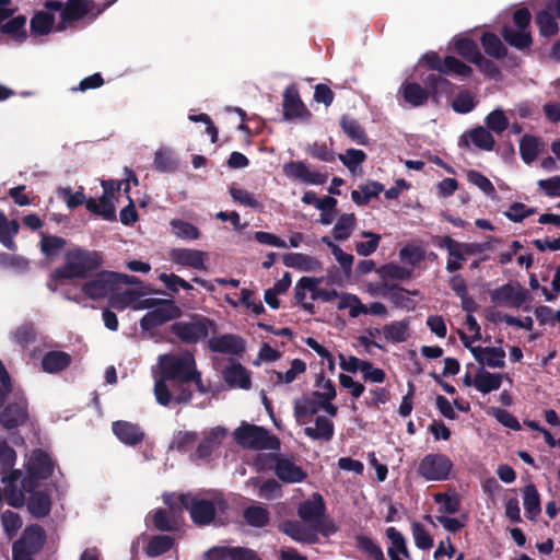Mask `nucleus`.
<instances>
[{"label":"nucleus","mask_w":560,"mask_h":560,"mask_svg":"<svg viewBox=\"0 0 560 560\" xmlns=\"http://www.w3.org/2000/svg\"><path fill=\"white\" fill-rule=\"evenodd\" d=\"M103 262L101 252L74 248L66 254L63 265L51 272V278L52 280L85 279L98 270Z\"/></svg>","instance_id":"nucleus-1"},{"label":"nucleus","mask_w":560,"mask_h":560,"mask_svg":"<svg viewBox=\"0 0 560 560\" xmlns=\"http://www.w3.org/2000/svg\"><path fill=\"white\" fill-rule=\"evenodd\" d=\"M215 330V322L200 314H192L189 320L175 322L170 327V331L185 345H196Z\"/></svg>","instance_id":"nucleus-2"},{"label":"nucleus","mask_w":560,"mask_h":560,"mask_svg":"<svg viewBox=\"0 0 560 560\" xmlns=\"http://www.w3.org/2000/svg\"><path fill=\"white\" fill-rule=\"evenodd\" d=\"M158 362L160 375L174 383H189V375L197 365L190 352L161 354Z\"/></svg>","instance_id":"nucleus-3"},{"label":"nucleus","mask_w":560,"mask_h":560,"mask_svg":"<svg viewBox=\"0 0 560 560\" xmlns=\"http://www.w3.org/2000/svg\"><path fill=\"white\" fill-rule=\"evenodd\" d=\"M237 443L252 450H279L280 440L262 427L243 423L234 433Z\"/></svg>","instance_id":"nucleus-4"},{"label":"nucleus","mask_w":560,"mask_h":560,"mask_svg":"<svg viewBox=\"0 0 560 560\" xmlns=\"http://www.w3.org/2000/svg\"><path fill=\"white\" fill-rule=\"evenodd\" d=\"M453 462L445 454L432 453L425 455L417 467V472L427 481H444L450 478Z\"/></svg>","instance_id":"nucleus-5"},{"label":"nucleus","mask_w":560,"mask_h":560,"mask_svg":"<svg viewBox=\"0 0 560 560\" xmlns=\"http://www.w3.org/2000/svg\"><path fill=\"white\" fill-rule=\"evenodd\" d=\"M179 503L189 511L191 521L199 526L209 525L215 516V505L211 500L198 499L190 494H180Z\"/></svg>","instance_id":"nucleus-6"},{"label":"nucleus","mask_w":560,"mask_h":560,"mask_svg":"<svg viewBox=\"0 0 560 560\" xmlns=\"http://www.w3.org/2000/svg\"><path fill=\"white\" fill-rule=\"evenodd\" d=\"M182 315V308L176 305L174 300H170L163 303V306L156 307L144 314L140 319V328L143 331H152L167 322L179 318Z\"/></svg>","instance_id":"nucleus-7"},{"label":"nucleus","mask_w":560,"mask_h":560,"mask_svg":"<svg viewBox=\"0 0 560 560\" xmlns=\"http://www.w3.org/2000/svg\"><path fill=\"white\" fill-rule=\"evenodd\" d=\"M282 108L283 118L288 121L294 119L308 121L312 117V113L303 103L295 84H290L285 88L283 92Z\"/></svg>","instance_id":"nucleus-8"},{"label":"nucleus","mask_w":560,"mask_h":560,"mask_svg":"<svg viewBox=\"0 0 560 560\" xmlns=\"http://www.w3.org/2000/svg\"><path fill=\"white\" fill-rule=\"evenodd\" d=\"M377 294L387 299L395 307L411 311L416 303L409 295L417 296L418 290H407L398 284L382 281L376 287Z\"/></svg>","instance_id":"nucleus-9"},{"label":"nucleus","mask_w":560,"mask_h":560,"mask_svg":"<svg viewBox=\"0 0 560 560\" xmlns=\"http://www.w3.org/2000/svg\"><path fill=\"white\" fill-rule=\"evenodd\" d=\"M431 242L434 246L447 250L450 258L447 259L445 269L448 273L462 269L463 261L466 260L465 255H467L465 252V243L457 242L448 235H433Z\"/></svg>","instance_id":"nucleus-10"},{"label":"nucleus","mask_w":560,"mask_h":560,"mask_svg":"<svg viewBox=\"0 0 560 560\" xmlns=\"http://www.w3.org/2000/svg\"><path fill=\"white\" fill-rule=\"evenodd\" d=\"M117 277V272L114 271H100L92 280L83 283L81 290L91 300L103 299L116 290Z\"/></svg>","instance_id":"nucleus-11"},{"label":"nucleus","mask_w":560,"mask_h":560,"mask_svg":"<svg viewBox=\"0 0 560 560\" xmlns=\"http://www.w3.org/2000/svg\"><path fill=\"white\" fill-rule=\"evenodd\" d=\"M269 458L275 462V474L282 482L298 483L307 478V472L296 465L292 458L279 454H270Z\"/></svg>","instance_id":"nucleus-12"},{"label":"nucleus","mask_w":560,"mask_h":560,"mask_svg":"<svg viewBox=\"0 0 560 560\" xmlns=\"http://www.w3.org/2000/svg\"><path fill=\"white\" fill-rule=\"evenodd\" d=\"M490 298L495 305L518 308L525 303L527 291L520 285L516 288L511 283H505L492 290Z\"/></svg>","instance_id":"nucleus-13"},{"label":"nucleus","mask_w":560,"mask_h":560,"mask_svg":"<svg viewBox=\"0 0 560 560\" xmlns=\"http://www.w3.org/2000/svg\"><path fill=\"white\" fill-rule=\"evenodd\" d=\"M28 420L26 399L9 402L0 412V424L8 431L24 425Z\"/></svg>","instance_id":"nucleus-14"},{"label":"nucleus","mask_w":560,"mask_h":560,"mask_svg":"<svg viewBox=\"0 0 560 560\" xmlns=\"http://www.w3.org/2000/svg\"><path fill=\"white\" fill-rule=\"evenodd\" d=\"M45 541L46 533L44 528L34 524L23 530L21 537L13 542L12 547L35 556L43 549Z\"/></svg>","instance_id":"nucleus-15"},{"label":"nucleus","mask_w":560,"mask_h":560,"mask_svg":"<svg viewBox=\"0 0 560 560\" xmlns=\"http://www.w3.org/2000/svg\"><path fill=\"white\" fill-rule=\"evenodd\" d=\"M283 173L293 179H299L306 184L324 185L328 175L316 171H311L303 161H290L283 165Z\"/></svg>","instance_id":"nucleus-16"},{"label":"nucleus","mask_w":560,"mask_h":560,"mask_svg":"<svg viewBox=\"0 0 560 560\" xmlns=\"http://www.w3.org/2000/svg\"><path fill=\"white\" fill-rule=\"evenodd\" d=\"M226 435V430L221 427L212 429L199 442L195 453L190 455L191 460L202 459L207 460L211 457L212 453L219 448L222 440Z\"/></svg>","instance_id":"nucleus-17"},{"label":"nucleus","mask_w":560,"mask_h":560,"mask_svg":"<svg viewBox=\"0 0 560 560\" xmlns=\"http://www.w3.org/2000/svg\"><path fill=\"white\" fill-rule=\"evenodd\" d=\"M112 430L121 443L129 446H137L141 444L145 438V434L139 424L125 420L114 421Z\"/></svg>","instance_id":"nucleus-18"},{"label":"nucleus","mask_w":560,"mask_h":560,"mask_svg":"<svg viewBox=\"0 0 560 560\" xmlns=\"http://www.w3.org/2000/svg\"><path fill=\"white\" fill-rule=\"evenodd\" d=\"M210 351L224 354H241L245 350L244 339L233 334H225L208 340Z\"/></svg>","instance_id":"nucleus-19"},{"label":"nucleus","mask_w":560,"mask_h":560,"mask_svg":"<svg viewBox=\"0 0 560 560\" xmlns=\"http://www.w3.org/2000/svg\"><path fill=\"white\" fill-rule=\"evenodd\" d=\"M279 530L298 542L315 544L318 540L315 529L306 527L296 520L283 521L279 525Z\"/></svg>","instance_id":"nucleus-20"},{"label":"nucleus","mask_w":560,"mask_h":560,"mask_svg":"<svg viewBox=\"0 0 560 560\" xmlns=\"http://www.w3.org/2000/svg\"><path fill=\"white\" fill-rule=\"evenodd\" d=\"M326 506L323 497L314 493L312 500H306L300 504L298 515L303 522L318 523L325 515Z\"/></svg>","instance_id":"nucleus-21"},{"label":"nucleus","mask_w":560,"mask_h":560,"mask_svg":"<svg viewBox=\"0 0 560 560\" xmlns=\"http://www.w3.org/2000/svg\"><path fill=\"white\" fill-rule=\"evenodd\" d=\"M398 93L411 107H421L425 105L429 100H431L428 88H423L417 82H402Z\"/></svg>","instance_id":"nucleus-22"},{"label":"nucleus","mask_w":560,"mask_h":560,"mask_svg":"<svg viewBox=\"0 0 560 560\" xmlns=\"http://www.w3.org/2000/svg\"><path fill=\"white\" fill-rule=\"evenodd\" d=\"M423 83L428 88L431 101L434 104L440 103L441 96L451 95L455 90V84L442 77L441 73H430L425 77Z\"/></svg>","instance_id":"nucleus-23"},{"label":"nucleus","mask_w":560,"mask_h":560,"mask_svg":"<svg viewBox=\"0 0 560 560\" xmlns=\"http://www.w3.org/2000/svg\"><path fill=\"white\" fill-rule=\"evenodd\" d=\"M472 355L481 365L491 369H502L505 366V351L501 347H480L472 350Z\"/></svg>","instance_id":"nucleus-24"},{"label":"nucleus","mask_w":560,"mask_h":560,"mask_svg":"<svg viewBox=\"0 0 560 560\" xmlns=\"http://www.w3.org/2000/svg\"><path fill=\"white\" fill-rule=\"evenodd\" d=\"M171 259L180 266L205 270L203 253L197 249L174 248L171 252Z\"/></svg>","instance_id":"nucleus-25"},{"label":"nucleus","mask_w":560,"mask_h":560,"mask_svg":"<svg viewBox=\"0 0 560 560\" xmlns=\"http://www.w3.org/2000/svg\"><path fill=\"white\" fill-rule=\"evenodd\" d=\"M223 378L230 387L249 389L250 374L241 363H233L223 371Z\"/></svg>","instance_id":"nucleus-26"},{"label":"nucleus","mask_w":560,"mask_h":560,"mask_svg":"<svg viewBox=\"0 0 560 560\" xmlns=\"http://www.w3.org/2000/svg\"><path fill=\"white\" fill-rule=\"evenodd\" d=\"M30 470L37 479L46 480L50 478L54 472V463L49 454L43 450H35Z\"/></svg>","instance_id":"nucleus-27"},{"label":"nucleus","mask_w":560,"mask_h":560,"mask_svg":"<svg viewBox=\"0 0 560 560\" xmlns=\"http://www.w3.org/2000/svg\"><path fill=\"white\" fill-rule=\"evenodd\" d=\"M283 264L288 268H294L305 272L316 271L322 267L318 259L302 253L284 254Z\"/></svg>","instance_id":"nucleus-28"},{"label":"nucleus","mask_w":560,"mask_h":560,"mask_svg":"<svg viewBox=\"0 0 560 560\" xmlns=\"http://www.w3.org/2000/svg\"><path fill=\"white\" fill-rule=\"evenodd\" d=\"M71 364L69 353L59 350H51L44 354L42 359V368L47 373H58Z\"/></svg>","instance_id":"nucleus-29"},{"label":"nucleus","mask_w":560,"mask_h":560,"mask_svg":"<svg viewBox=\"0 0 560 560\" xmlns=\"http://www.w3.org/2000/svg\"><path fill=\"white\" fill-rule=\"evenodd\" d=\"M91 0H68L60 13L62 22H75L83 19L90 10Z\"/></svg>","instance_id":"nucleus-30"},{"label":"nucleus","mask_w":560,"mask_h":560,"mask_svg":"<svg viewBox=\"0 0 560 560\" xmlns=\"http://www.w3.org/2000/svg\"><path fill=\"white\" fill-rule=\"evenodd\" d=\"M30 513L36 518H43L50 513L51 499L46 491H35L27 502Z\"/></svg>","instance_id":"nucleus-31"},{"label":"nucleus","mask_w":560,"mask_h":560,"mask_svg":"<svg viewBox=\"0 0 560 560\" xmlns=\"http://www.w3.org/2000/svg\"><path fill=\"white\" fill-rule=\"evenodd\" d=\"M19 231L20 223L14 219L8 220L5 214L0 211V243L9 250L14 252L16 249V244L13 238Z\"/></svg>","instance_id":"nucleus-32"},{"label":"nucleus","mask_w":560,"mask_h":560,"mask_svg":"<svg viewBox=\"0 0 560 560\" xmlns=\"http://www.w3.org/2000/svg\"><path fill=\"white\" fill-rule=\"evenodd\" d=\"M340 127L347 137L357 144L366 145L369 143L368 135L357 119L343 115L340 119Z\"/></svg>","instance_id":"nucleus-33"},{"label":"nucleus","mask_w":560,"mask_h":560,"mask_svg":"<svg viewBox=\"0 0 560 560\" xmlns=\"http://www.w3.org/2000/svg\"><path fill=\"white\" fill-rule=\"evenodd\" d=\"M25 25L26 16L18 15L9 20L7 23L0 24V32L9 35L14 42L22 44L27 38Z\"/></svg>","instance_id":"nucleus-34"},{"label":"nucleus","mask_w":560,"mask_h":560,"mask_svg":"<svg viewBox=\"0 0 560 560\" xmlns=\"http://www.w3.org/2000/svg\"><path fill=\"white\" fill-rule=\"evenodd\" d=\"M503 375L499 373H490L481 370L474 377L475 388L482 393L488 394L500 388L502 384Z\"/></svg>","instance_id":"nucleus-35"},{"label":"nucleus","mask_w":560,"mask_h":560,"mask_svg":"<svg viewBox=\"0 0 560 560\" xmlns=\"http://www.w3.org/2000/svg\"><path fill=\"white\" fill-rule=\"evenodd\" d=\"M384 190V185L370 180L360 185V190L351 191V199L358 206H366L372 198H376Z\"/></svg>","instance_id":"nucleus-36"},{"label":"nucleus","mask_w":560,"mask_h":560,"mask_svg":"<svg viewBox=\"0 0 560 560\" xmlns=\"http://www.w3.org/2000/svg\"><path fill=\"white\" fill-rule=\"evenodd\" d=\"M523 504L528 520H535L541 512L540 495L534 483H528L523 490Z\"/></svg>","instance_id":"nucleus-37"},{"label":"nucleus","mask_w":560,"mask_h":560,"mask_svg":"<svg viewBox=\"0 0 560 560\" xmlns=\"http://www.w3.org/2000/svg\"><path fill=\"white\" fill-rule=\"evenodd\" d=\"M501 35L509 45L517 49L528 48L533 43L532 35L528 31H516L510 25L502 27Z\"/></svg>","instance_id":"nucleus-38"},{"label":"nucleus","mask_w":560,"mask_h":560,"mask_svg":"<svg viewBox=\"0 0 560 560\" xmlns=\"http://www.w3.org/2000/svg\"><path fill=\"white\" fill-rule=\"evenodd\" d=\"M315 428L306 427L304 433L312 440L329 441L334 436V423L324 416L315 419Z\"/></svg>","instance_id":"nucleus-39"},{"label":"nucleus","mask_w":560,"mask_h":560,"mask_svg":"<svg viewBox=\"0 0 560 560\" xmlns=\"http://www.w3.org/2000/svg\"><path fill=\"white\" fill-rule=\"evenodd\" d=\"M355 548L371 560H386L382 548L371 537L359 534L354 537Z\"/></svg>","instance_id":"nucleus-40"},{"label":"nucleus","mask_w":560,"mask_h":560,"mask_svg":"<svg viewBox=\"0 0 560 560\" xmlns=\"http://www.w3.org/2000/svg\"><path fill=\"white\" fill-rule=\"evenodd\" d=\"M55 15L51 12L38 11L31 19V32L34 35H47L55 25Z\"/></svg>","instance_id":"nucleus-41"},{"label":"nucleus","mask_w":560,"mask_h":560,"mask_svg":"<svg viewBox=\"0 0 560 560\" xmlns=\"http://www.w3.org/2000/svg\"><path fill=\"white\" fill-rule=\"evenodd\" d=\"M481 46L487 55L495 59H502L506 56L508 49L498 35L486 32L480 38Z\"/></svg>","instance_id":"nucleus-42"},{"label":"nucleus","mask_w":560,"mask_h":560,"mask_svg":"<svg viewBox=\"0 0 560 560\" xmlns=\"http://www.w3.org/2000/svg\"><path fill=\"white\" fill-rule=\"evenodd\" d=\"M154 527L161 532H174L178 527L177 520L175 517V509L171 506V511L164 509H158L154 511L152 516Z\"/></svg>","instance_id":"nucleus-43"},{"label":"nucleus","mask_w":560,"mask_h":560,"mask_svg":"<svg viewBox=\"0 0 560 560\" xmlns=\"http://www.w3.org/2000/svg\"><path fill=\"white\" fill-rule=\"evenodd\" d=\"M243 517L249 526L261 528L269 524L270 513L261 505H250L244 510Z\"/></svg>","instance_id":"nucleus-44"},{"label":"nucleus","mask_w":560,"mask_h":560,"mask_svg":"<svg viewBox=\"0 0 560 560\" xmlns=\"http://www.w3.org/2000/svg\"><path fill=\"white\" fill-rule=\"evenodd\" d=\"M535 22L538 26L539 34L544 37L555 36L559 31L556 16L549 10H540L537 12Z\"/></svg>","instance_id":"nucleus-45"},{"label":"nucleus","mask_w":560,"mask_h":560,"mask_svg":"<svg viewBox=\"0 0 560 560\" xmlns=\"http://www.w3.org/2000/svg\"><path fill=\"white\" fill-rule=\"evenodd\" d=\"M408 329L409 327L407 322L395 320L385 325L382 330L388 342L399 343L406 341L409 337Z\"/></svg>","instance_id":"nucleus-46"},{"label":"nucleus","mask_w":560,"mask_h":560,"mask_svg":"<svg viewBox=\"0 0 560 560\" xmlns=\"http://www.w3.org/2000/svg\"><path fill=\"white\" fill-rule=\"evenodd\" d=\"M357 218L354 213H343L337 220L332 235L336 241H346L350 237L352 230L355 226Z\"/></svg>","instance_id":"nucleus-47"},{"label":"nucleus","mask_w":560,"mask_h":560,"mask_svg":"<svg viewBox=\"0 0 560 560\" xmlns=\"http://www.w3.org/2000/svg\"><path fill=\"white\" fill-rule=\"evenodd\" d=\"M320 410V399L315 400L314 398L304 397L301 400L294 402V415L300 423L305 422V418L308 416L316 415Z\"/></svg>","instance_id":"nucleus-48"},{"label":"nucleus","mask_w":560,"mask_h":560,"mask_svg":"<svg viewBox=\"0 0 560 560\" xmlns=\"http://www.w3.org/2000/svg\"><path fill=\"white\" fill-rule=\"evenodd\" d=\"M455 51L468 62H472L481 52L477 43L470 37H459L454 40Z\"/></svg>","instance_id":"nucleus-49"},{"label":"nucleus","mask_w":560,"mask_h":560,"mask_svg":"<svg viewBox=\"0 0 560 560\" xmlns=\"http://www.w3.org/2000/svg\"><path fill=\"white\" fill-rule=\"evenodd\" d=\"M305 371H306L305 362L301 359H293L291 362V368L285 373L272 371V375L276 377V380L273 381L271 378V381L277 385L283 384V383L290 384L295 381V378L298 377L299 374H302Z\"/></svg>","instance_id":"nucleus-50"},{"label":"nucleus","mask_w":560,"mask_h":560,"mask_svg":"<svg viewBox=\"0 0 560 560\" xmlns=\"http://www.w3.org/2000/svg\"><path fill=\"white\" fill-rule=\"evenodd\" d=\"M173 545V537L167 535H156L149 540L145 552L149 557H159L170 551Z\"/></svg>","instance_id":"nucleus-51"},{"label":"nucleus","mask_w":560,"mask_h":560,"mask_svg":"<svg viewBox=\"0 0 560 560\" xmlns=\"http://www.w3.org/2000/svg\"><path fill=\"white\" fill-rule=\"evenodd\" d=\"M383 281L387 280H408L412 277V270L404 266H399L393 262L382 266L377 270Z\"/></svg>","instance_id":"nucleus-52"},{"label":"nucleus","mask_w":560,"mask_h":560,"mask_svg":"<svg viewBox=\"0 0 560 560\" xmlns=\"http://www.w3.org/2000/svg\"><path fill=\"white\" fill-rule=\"evenodd\" d=\"M443 67L442 74L444 75L455 74L462 78H469L472 73L471 67L453 56L444 58Z\"/></svg>","instance_id":"nucleus-53"},{"label":"nucleus","mask_w":560,"mask_h":560,"mask_svg":"<svg viewBox=\"0 0 560 560\" xmlns=\"http://www.w3.org/2000/svg\"><path fill=\"white\" fill-rule=\"evenodd\" d=\"M434 502L440 504L439 511L444 514H455L460 509V499L456 493H435Z\"/></svg>","instance_id":"nucleus-54"},{"label":"nucleus","mask_w":560,"mask_h":560,"mask_svg":"<svg viewBox=\"0 0 560 560\" xmlns=\"http://www.w3.org/2000/svg\"><path fill=\"white\" fill-rule=\"evenodd\" d=\"M520 154L526 164H530L538 155V140L532 135H524L520 141Z\"/></svg>","instance_id":"nucleus-55"},{"label":"nucleus","mask_w":560,"mask_h":560,"mask_svg":"<svg viewBox=\"0 0 560 560\" xmlns=\"http://www.w3.org/2000/svg\"><path fill=\"white\" fill-rule=\"evenodd\" d=\"M469 137L471 142L481 150L491 151L494 148L495 141L493 136L483 127L471 129Z\"/></svg>","instance_id":"nucleus-56"},{"label":"nucleus","mask_w":560,"mask_h":560,"mask_svg":"<svg viewBox=\"0 0 560 560\" xmlns=\"http://www.w3.org/2000/svg\"><path fill=\"white\" fill-rule=\"evenodd\" d=\"M198 434L192 431H178L174 434L171 448L179 453H186L195 445Z\"/></svg>","instance_id":"nucleus-57"},{"label":"nucleus","mask_w":560,"mask_h":560,"mask_svg":"<svg viewBox=\"0 0 560 560\" xmlns=\"http://www.w3.org/2000/svg\"><path fill=\"white\" fill-rule=\"evenodd\" d=\"M171 226H172L173 233L179 238L191 241V240H197L200 236L199 229L196 225H194L189 222H186L184 220L173 219L171 221Z\"/></svg>","instance_id":"nucleus-58"},{"label":"nucleus","mask_w":560,"mask_h":560,"mask_svg":"<svg viewBox=\"0 0 560 560\" xmlns=\"http://www.w3.org/2000/svg\"><path fill=\"white\" fill-rule=\"evenodd\" d=\"M477 105L471 93L467 90H462L452 102V108L458 114H468Z\"/></svg>","instance_id":"nucleus-59"},{"label":"nucleus","mask_w":560,"mask_h":560,"mask_svg":"<svg viewBox=\"0 0 560 560\" xmlns=\"http://www.w3.org/2000/svg\"><path fill=\"white\" fill-rule=\"evenodd\" d=\"M66 246V240L55 235H43L40 250L46 257H54Z\"/></svg>","instance_id":"nucleus-60"},{"label":"nucleus","mask_w":560,"mask_h":560,"mask_svg":"<svg viewBox=\"0 0 560 560\" xmlns=\"http://www.w3.org/2000/svg\"><path fill=\"white\" fill-rule=\"evenodd\" d=\"M229 192L232 199L245 207L258 209L261 207L260 202L246 189L238 188L235 185L230 186Z\"/></svg>","instance_id":"nucleus-61"},{"label":"nucleus","mask_w":560,"mask_h":560,"mask_svg":"<svg viewBox=\"0 0 560 560\" xmlns=\"http://www.w3.org/2000/svg\"><path fill=\"white\" fill-rule=\"evenodd\" d=\"M467 180L477 186L487 196L493 197L495 195V188L490 179L478 171L469 170L467 172Z\"/></svg>","instance_id":"nucleus-62"},{"label":"nucleus","mask_w":560,"mask_h":560,"mask_svg":"<svg viewBox=\"0 0 560 560\" xmlns=\"http://www.w3.org/2000/svg\"><path fill=\"white\" fill-rule=\"evenodd\" d=\"M487 128L498 135L502 133L509 127V120L503 110L494 109L486 117Z\"/></svg>","instance_id":"nucleus-63"},{"label":"nucleus","mask_w":560,"mask_h":560,"mask_svg":"<svg viewBox=\"0 0 560 560\" xmlns=\"http://www.w3.org/2000/svg\"><path fill=\"white\" fill-rule=\"evenodd\" d=\"M154 167L160 172H173L177 168V161L167 150H159L154 155Z\"/></svg>","instance_id":"nucleus-64"}]
</instances>
